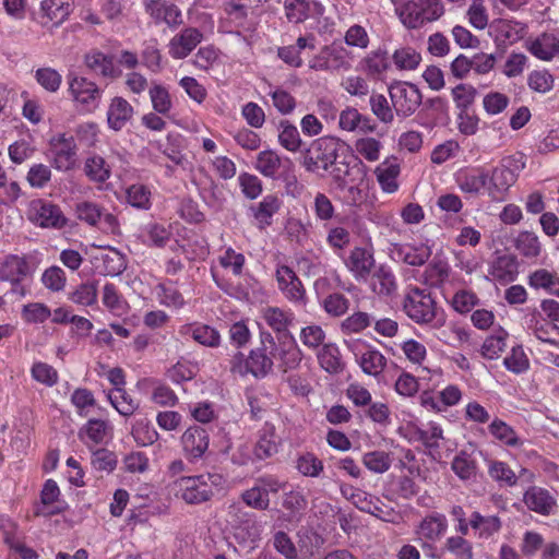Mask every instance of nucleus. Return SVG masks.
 I'll list each match as a JSON object with an SVG mask.
<instances>
[{
  "label": "nucleus",
  "instance_id": "nucleus-31",
  "mask_svg": "<svg viewBox=\"0 0 559 559\" xmlns=\"http://www.w3.org/2000/svg\"><path fill=\"white\" fill-rule=\"evenodd\" d=\"M450 266L447 261L435 258L426 267L424 283L430 287L441 288L449 281Z\"/></svg>",
  "mask_w": 559,
  "mask_h": 559
},
{
  "label": "nucleus",
  "instance_id": "nucleus-28",
  "mask_svg": "<svg viewBox=\"0 0 559 559\" xmlns=\"http://www.w3.org/2000/svg\"><path fill=\"white\" fill-rule=\"evenodd\" d=\"M447 530L448 521L445 515L435 512L423 519L417 533L429 542H437L445 534Z\"/></svg>",
  "mask_w": 559,
  "mask_h": 559
},
{
  "label": "nucleus",
  "instance_id": "nucleus-4",
  "mask_svg": "<svg viewBox=\"0 0 559 559\" xmlns=\"http://www.w3.org/2000/svg\"><path fill=\"white\" fill-rule=\"evenodd\" d=\"M402 23L409 29L437 21L444 12L441 0H411L396 9Z\"/></svg>",
  "mask_w": 559,
  "mask_h": 559
},
{
  "label": "nucleus",
  "instance_id": "nucleus-44",
  "mask_svg": "<svg viewBox=\"0 0 559 559\" xmlns=\"http://www.w3.org/2000/svg\"><path fill=\"white\" fill-rule=\"evenodd\" d=\"M321 306L330 317L340 318L348 311L350 301L344 294L334 292L321 300Z\"/></svg>",
  "mask_w": 559,
  "mask_h": 559
},
{
  "label": "nucleus",
  "instance_id": "nucleus-37",
  "mask_svg": "<svg viewBox=\"0 0 559 559\" xmlns=\"http://www.w3.org/2000/svg\"><path fill=\"white\" fill-rule=\"evenodd\" d=\"M516 250L527 259H535L542 253V243L538 236L532 231H521L514 239Z\"/></svg>",
  "mask_w": 559,
  "mask_h": 559
},
{
  "label": "nucleus",
  "instance_id": "nucleus-21",
  "mask_svg": "<svg viewBox=\"0 0 559 559\" xmlns=\"http://www.w3.org/2000/svg\"><path fill=\"white\" fill-rule=\"evenodd\" d=\"M491 31L495 33L497 47L504 48L520 40L524 36L526 28L518 22L497 20L491 23Z\"/></svg>",
  "mask_w": 559,
  "mask_h": 559
},
{
  "label": "nucleus",
  "instance_id": "nucleus-53",
  "mask_svg": "<svg viewBox=\"0 0 559 559\" xmlns=\"http://www.w3.org/2000/svg\"><path fill=\"white\" fill-rule=\"evenodd\" d=\"M191 337L199 344L207 347H217L221 343L219 333L207 324H198L190 329Z\"/></svg>",
  "mask_w": 559,
  "mask_h": 559
},
{
  "label": "nucleus",
  "instance_id": "nucleus-20",
  "mask_svg": "<svg viewBox=\"0 0 559 559\" xmlns=\"http://www.w3.org/2000/svg\"><path fill=\"white\" fill-rule=\"evenodd\" d=\"M374 258L366 248L355 247L345 261L347 269L357 281H367L374 267Z\"/></svg>",
  "mask_w": 559,
  "mask_h": 559
},
{
  "label": "nucleus",
  "instance_id": "nucleus-59",
  "mask_svg": "<svg viewBox=\"0 0 559 559\" xmlns=\"http://www.w3.org/2000/svg\"><path fill=\"white\" fill-rule=\"evenodd\" d=\"M491 436L502 444L516 447L521 444L520 439L514 429L502 420L496 419L491 421Z\"/></svg>",
  "mask_w": 559,
  "mask_h": 559
},
{
  "label": "nucleus",
  "instance_id": "nucleus-48",
  "mask_svg": "<svg viewBox=\"0 0 559 559\" xmlns=\"http://www.w3.org/2000/svg\"><path fill=\"white\" fill-rule=\"evenodd\" d=\"M261 526L252 518H247L234 528V536L239 543H254L260 538Z\"/></svg>",
  "mask_w": 559,
  "mask_h": 559
},
{
  "label": "nucleus",
  "instance_id": "nucleus-2",
  "mask_svg": "<svg viewBox=\"0 0 559 559\" xmlns=\"http://www.w3.org/2000/svg\"><path fill=\"white\" fill-rule=\"evenodd\" d=\"M405 314L416 324L440 329L445 324V313L437 306L431 294L419 287H408L402 301Z\"/></svg>",
  "mask_w": 559,
  "mask_h": 559
},
{
  "label": "nucleus",
  "instance_id": "nucleus-10",
  "mask_svg": "<svg viewBox=\"0 0 559 559\" xmlns=\"http://www.w3.org/2000/svg\"><path fill=\"white\" fill-rule=\"evenodd\" d=\"M69 91L74 100L88 111L98 107L103 95V91L94 82L79 76L69 79Z\"/></svg>",
  "mask_w": 559,
  "mask_h": 559
},
{
  "label": "nucleus",
  "instance_id": "nucleus-36",
  "mask_svg": "<svg viewBox=\"0 0 559 559\" xmlns=\"http://www.w3.org/2000/svg\"><path fill=\"white\" fill-rule=\"evenodd\" d=\"M266 348L252 349L248 356L249 373L257 379L266 377L273 369V359L266 355Z\"/></svg>",
  "mask_w": 559,
  "mask_h": 559
},
{
  "label": "nucleus",
  "instance_id": "nucleus-46",
  "mask_svg": "<svg viewBox=\"0 0 559 559\" xmlns=\"http://www.w3.org/2000/svg\"><path fill=\"white\" fill-rule=\"evenodd\" d=\"M280 200L277 197L269 194L257 205L252 206L253 216L259 223L271 224L272 216L280 210Z\"/></svg>",
  "mask_w": 559,
  "mask_h": 559
},
{
  "label": "nucleus",
  "instance_id": "nucleus-47",
  "mask_svg": "<svg viewBox=\"0 0 559 559\" xmlns=\"http://www.w3.org/2000/svg\"><path fill=\"white\" fill-rule=\"evenodd\" d=\"M359 365L365 373L377 377L383 371L386 358L379 350L369 349L361 355Z\"/></svg>",
  "mask_w": 559,
  "mask_h": 559
},
{
  "label": "nucleus",
  "instance_id": "nucleus-49",
  "mask_svg": "<svg viewBox=\"0 0 559 559\" xmlns=\"http://www.w3.org/2000/svg\"><path fill=\"white\" fill-rule=\"evenodd\" d=\"M464 536L448 537L441 550L450 552L455 559H473L472 544Z\"/></svg>",
  "mask_w": 559,
  "mask_h": 559
},
{
  "label": "nucleus",
  "instance_id": "nucleus-30",
  "mask_svg": "<svg viewBox=\"0 0 559 559\" xmlns=\"http://www.w3.org/2000/svg\"><path fill=\"white\" fill-rule=\"evenodd\" d=\"M369 277L370 287L378 295L390 296L396 290L395 276L385 265H380Z\"/></svg>",
  "mask_w": 559,
  "mask_h": 559
},
{
  "label": "nucleus",
  "instance_id": "nucleus-18",
  "mask_svg": "<svg viewBox=\"0 0 559 559\" xmlns=\"http://www.w3.org/2000/svg\"><path fill=\"white\" fill-rule=\"evenodd\" d=\"M340 489L342 496L360 511L376 516H379L383 512L382 503L379 498L347 484H342Z\"/></svg>",
  "mask_w": 559,
  "mask_h": 559
},
{
  "label": "nucleus",
  "instance_id": "nucleus-25",
  "mask_svg": "<svg viewBox=\"0 0 559 559\" xmlns=\"http://www.w3.org/2000/svg\"><path fill=\"white\" fill-rule=\"evenodd\" d=\"M134 109L132 105L121 96H115L107 110V123L114 131L122 130L132 119Z\"/></svg>",
  "mask_w": 559,
  "mask_h": 559
},
{
  "label": "nucleus",
  "instance_id": "nucleus-64",
  "mask_svg": "<svg viewBox=\"0 0 559 559\" xmlns=\"http://www.w3.org/2000/svg\"><path fill=\"white\" fill-rule=\"evenodd\" d=\"M41 283L51 292H60L66 287V273L59 266H50L44 271L41 275Z\"/></svg>",
  "mask_w": 559,
  "mask_h": 559
},
{
  "label": "nucleus",
  "instance_id": "nucleus-27",
  "mask_svg": "<svg viewBox=\"0 0 559 559\" xmlns=\"http://www.w3.org/2000/svg\"><path fill=\"white\" fill-rule=\"evenodd\" d=\"M317 357L321 368L330 374H340L346 368L340 348L333 343L324 344Z\"/></svg>",
  "mask_w": 559,
  "mask_h": 559
},
{
  "label": "nucleus",
  "instance_id": "nucleus-39",
  "mask_svg": "<svg viewBox=\"0 0 559 559\" xmlns=\"http://www.w3.org/2000/svg\"><path fill=\"white\" fill-rule=\"evenodd\" d=\"M278 142L289 152H298L301 148L302 141L296 126L288 120H281L278 123Z\"/></svg>",
  "mask_w": 559,
  "mask_h": 559
},
{
  "label": "nucleus",
  "instance_id": "nucleus-14",
  "mask_svg": "<svg viewBox=\"0 0 559 559\" xmlns=\"http://www.w3.org/2000/svg\"><path fill=\"white\" fill-rule=\"evenodd\" d=\"M271 354L273 358L278 360V368L283 372L296 369L302 359V353L293 335L278 337L275 350L271 352Z\"/></svg>",
  "mask_w": 559,
  "mask_h": 559
},
{
  "label": "nucleus",
  "instance_id": "nucleus-24",
  "mask_svg": "<svg viewBox=\"0 0 559 559\" xmlns=\"http://www.w3.org/2000/svg\"><path fill=\"white\" fill-rule=\"evenodd\" d=\"M392 255L396 261H401L412 266L424 265L431 257V249L429 246L420 243L418 246L395 245L392 250Z\"/></svg>",
  "mask_w": 559,
  "mask_h": 559
},
{
  "label": "nucleus",
  "instance_id": "nucleus-22",
  "mask_svg": "<svg viewBox=\"0 0 559 559\" xmlns=\"http://www.w3.org/2000/svg\"><path fill=\"white\" fill-rule=\"evenodd\" d=\"M293 162L289 158H281L277 153L271 150L258 154L255 169L263 176L277 179L282 171L289 169Z\"/></svg>",
  "mask_w": 559,
  "mask_h": 559
},
{
  "label": "nucleus",
  "instance_id": "nucleus-55",
  "mask_svg": "<svg viewBox=\"0 0 559 559\" xmlns=\"http://www.w3.org/2000/svg\"><path fill=\"white\" fill-rule=\"evenodd\" d=\"M362 463L369 471L382 474L389 471L392 460L384 451H371L364 454Z\"/></svg>",
  "mask_w": 559,
  "mask_h": 559
},
{
  "label": "nucleus",
  "instance_id": "nucleus-57",
  "mask_svg": "<svg viewBox=\"0 0 559 559\" xmlns=\"http://www.w3.org/2000/svg\"><path fill=\"white\" fill-rule=\"evenodd\" d=\"M487 174L484 169H472L460 177V187L468 193H477L485 188Z\"/></svg>",
  "mask_w": 559,
  "mask_h": 559
},
{
  "label": "nucleus",
  "instance_id": "nucleus-16",
  "mask_svg": "<svg viewBox=\"0 0 559 559\" xmlns=\"http://www.w3.org/2000/svg\"><path fill=\"white\" fill-rule=\"evenodd\" d=\"M31 273L29 262L24 255L8 254L0 259V282H10L16 285Z\"/></svg>",
  "mask_w": 559,
  "mask_h": 559
},
{
  "label": "nucleus",
  "instance_id": "nucleus-52",
  "mask_svg": "<svg viewBox=\"0 0 559 559\" xmlns=\"http://www.w3.org/2000/svg\"><path fill=\"white\" fill-rule=\"evenodd\" d=\"M117 455L105 448L97 449L92 452L91 465L97 472L111 473L117 466Z\"/></svg>",
  "mask_w": 559,
  "mask_h": 559
},
{
  "label": "nucleus",
  "instance_id": "nucleus-45",
  "mask_svg": "<svg viewBox=\"0 0 559 559\" xmlns=\"http://www.w3.org/2000/svg\"><path fill=\"white\" fill-rule=\"evenodd\" d=\"M151 190L142 185V183H134L131 185L126 190V198L127 202L135 209L147 211L150 210L152 202H151Z\"/></svg>",
  "mask_w": 559,
  "mask_h": 559
},
{
  "label": "nucleus",
  "instance_id": "nucleus-61",
  "mask_svg": "<svg viewBox=\"0 0 559 559\" xmlns=\"http://www.w3.org/2000/svg\"><path fill=\"white\" fill-rule=\"evenodd\" d=\"M269 95L272 98L273 106L282 115H289L295 110V97L282 87H275L274 90L270 91Z\"/></svg>",
  "mask_w": 559,
  "mask_h": 559
},
{
  "label": "nucleus",
  "instance_id": "nucleus-62",
  "mask_svg": "<svg viewBox=\"0 0 559 559\" xmlns=\"http://www.w3.org/2000/svg\"><path fill=\"white\" fill-rule=\"evenodd\" d=\"M372 114L383 123H391L394 115L386 97L382 94H372L369 99Z\"/></svg>",
  "mask_w": 559,
  "mask_h": 559
},
{
  "label": "nucleus",
  "instance_id": "nucleus-38",
  "mask_svg": "<svg viewBox=\"0 0 559 559\" xmlns=\"http://www.w3.org/2000/svg\"><path fill=\"white\" fill-rule=\"evenodd\" d=\"M295 467L299 474L305 477L318 478L321 476L324 465L312 452H305L299 454L295 461Z\"/></svg>",
  "mask_w": 559,
  "mask_h": 559
},
{
  "label": "nucleus",
  "instance_id": "nucleus-11",
  "mask_svg": "<svg viewBox=\"0 0 559 559\" xmlns=\"http://www.w3.org/2000/svg\"><path fill=\"white\" fill-rule=\"evenodd\" d=\"M276 281L278 288L289 301L306 305V289L293 269L287 265H278Z\"/></svg>",
  "mask_w": 559,
  "mask_h": 559
},
{
  "label": "nucleus",
  "instance_id": "nucleus-17",
  "mask_svg": "<svg viewBox=\"0 0 559 559\" xmlns=\"http://www.w3.org/2000/svg\"><path fill=\"white\" fill-rule=\"evenodd\" d=\"M282 439L276 435L273 424L264 423L258 431V439L253 448L255 459L263 461L274 456L280 451Z\"/></svg>",
  "mask_w": 559,
  "mask_h": 559
},
{
  "label": "nucleus",
  "instance_id": "nucleus-56",
  "mask_svg": "<svg viewBox=\"0 0 559 559\" xmlns=\"http://www.w3.org/2000/svg\"><path fill=\"white\" fill-rule=\"evenodd\" d=\"M504 367L513 373H522L530 367V361L521 345L513 346L503 359Z\"/></svg>",
  "mask_w": 559,
  "mask_h": 559
},
{
  "label": "nucleus",
  "instance_id": "nucleus-7",
  "mask_svg": "<svg viewBox=\"0 0 559 559\" xmlns=\"http://www.w3.org/2000/svg\"><path fill=\"white\" fill-rule=\"evenodd\" d=\"M27 219L41 228L62 229L68 225L60 206L44 199H35L29 202Z\"/></svg>",
  "mask_w": 559,
  "mask_h": 559
},
{
  "label": "nucleus",
  "instance_id": "nucleus-8",
  "mask_svg": "<svg viewBox=\"0 0 559 559\" xmlns=\"http://www.w3.org/2000/svg\"><path fill=\"white\" fill-rule=\"evenodd\" d=\"M393 107L399 116L413 115L421 104V93L415 84L404 83L390 90Z\"/></svg>",
  "mask_w": 559,
  "mask_h": 559
},
{
  "label": "nucleus",
  "instance_id": "nucleus-42",
  "mask_svg": "<svg viewBox=\"0 0 559 559\" xmlns=\"http://www.w3.org/2000/svg\"><path fill=\"white\" fill-rule=\"evenodd\" d=\"M152 107L155 112L166 116L173 108L168 90L157 82H153L148 90Z\"/></svg>",
  "mask_w": 559,
  "mask_h": 559
},
{
  "label": "nucleus",
  "instance_id": "nucleus-23",
  "mask_svg": "<svg viewBox=\"0 0 559 559\" xmlns=\"http://www.w3.org/2000/svg\"><path fill=\"white\" fill-rule=\"evenodd\" d=\"M84 63L88 70L103 78L117 79L121 75V70L115 66L112 56L99 50L87 52Z\"/></svg>",
  "mask_w": 559,
  "mask_h": 559
},
{
  "label": "nucleus",
  "instance_id": "nucleus-41",
  "mask_svg": "<svg viewBox=\"0 0 559 559\" xmlns=\"http://www.w3.org/2000/svg\"><path fill=\"white\" fill-rule=\"evenodd\" d=\"M485 58V56L483 57ZM478 57H475L473 60H469L464 55H460L456 57L451 63V72L454 76L462 79L464 78L471 69H475L479 73H486L489 71V57H486L484 63L477 62Z\"/></svg>",
  "mask_w": 559,
  "mask_h": 559
},
{
  "label": "nucleus",
  "instance_id": "nucleus-3",
  "mask_svg": "<svg viewBox=\"0 0 559 559\" xmlns=\"http://www.w3.org/2000/svg\"><path fill=\"white\" fill-rule=\"evenodd\" d=\"M348 147L340 139L322 136L313 140L302 152L301 165L309 173L329 171L348 153Z\"/></svg>",
  "mask_w": 559,
  "mask_h": 559
},
{
  "label": "nucleus",
  "instance_id": "nucleus-34",
  "mask_svg": "<svg viewBox=\"0 0 559 559\" xmlns=\"http://www.w3.org/2000/svg\"><path fill=\"white\" fill-rule=\"evenodd\" d=\"M518 274V262L510 255L498 258L491 269V275L493 278L503 285L514 282Z\"/></svg>",
  "mask_w": 559,
  "mask_h": 559
},
{
  "label": "nucleus",
  "instance_id": "nucleus-58",
  "mask_svg": "<svg viewBox=\"0 0 559 559\" xmlns=\"http://www.w3.org/2000/svg\"><path fill=\"white\" fill-rule=\"evenodd\" d=\"M372 318L367 312L357 311L341 322L344 334L359 333L370 326Z\"/></svg>",
  "mask_w": 559,
  "mask_h": 559
},
{
  "label": "nucleus",
  "instance_id": "nucleus-1",
  "mask_svg": "<svg viewBox=\"0 0 559 559\" xmlns=\"http://www.w3.org/2000/svg\"><path fill=\"white\" fill-rule=\"evenodd\" d=\"M367 173L368 168L362 160L348 151L329 174L335 188L346 191V202L357 205L362 202L368 188Z\"/></svg>",
  "mask_w": 559,
  "mask_h": 559
},
{
  "label": "nucleus",
  "instance_id": "nucleus-63",
  "mask_svg": "<svg viewBox=\"0 0 559 559\" xmlns=\"http://www.w3.org/2000/svg\"><path fill=\"white\" fill-rule=\"evenodd\" d=\"M364 61L366 71L370 75H380L390 67L388 52L381 49L372 51Z\"/></svg>",
  "mask_w": 559,
  "mask_h": 559
},
{
  "label": "nucleus",
  "instance_id": "nucleus-33",
  "mask_svg": "<svg viewBox=\"0 0 559 559\" xmlns=\"http://www.w3.org/2000/svg\"><path fill=\"white\" fill-rule=\"evenodd\" d=\"M374 174L384 192L393 193L397 190L399 183L396 179L400 174L399 164L385 160L376 168Z\"/></svg>",
  "mask_w": 559,
  "mask_h": 559
},
{
  "label": "nucleus",
  "instance_id": "nucleus-29",
  "mask_svg": "<svg viewBox=\"0 0 559 559\" xmlns=\"http://www.w3.org/2000/svg\"><path fill=\"white\" fill-rule=\"evenodd\" d=\"M262 318L266 322V324L277 333L278 337H286V335H292L288 332V326L292 324L294 320V314L290 311H285L278 307H266L263 310Z\"/></svg>",
  "mask_w": 559,
  "mask_h": 559
},
{
  "label": "nucleus",
  "instance_id": "nucleus-51",
  "mask_svg": "<svg viewBox=\"0 0 559 559\" xmlns=\"http://www.w3.org/2000/svg\"><path fill=\"white\" fill-rule=\"evenodd\" d=\"M108 399L111 405L122 416H131L139 407L135 402L123 389H118L109 393Z\"/></svg>",
  "mask_w": 559,
  "mask_h": 559
},
{
  "label": "nucleus",
  "instance_id": "nucleus-19",
  "mask_svg": "<svg viewBox=\"0 0 559 559\" xmlns=\"http://www.w3.org/2000/svg\"><path fill=\"white\" fill-rule=\"evenodd\" d=\"M146 13L155 23H165L170 28H176L183 23L182 13L175 4L163 0H150L146 2Z\"/></svg>",
  "mask_w": 559,
  "mask_h": 559
},
{
  "label": "nucleus",
  "instance_id": "nucleus-5",
  "mask_svg": "<svg viewBox=\"0 0 559 559\" xmlns=\"http://www.w3.org/2000/svg\"><path fill=\"white\" fill-rule=\"evenodd\" d=\"M222 483L218 474H202L193 477H183L179 481L180 497L189 504H199L209 501L214 495V488Z\"/></svg>",
  "mask_w": 559,
  "mask_h": 559
},
{
  "label": "nucleus",
  "instance_id": "nucleus-6",
  "mask_svg": "<svg viewBox=\"0 0 559 559\" xmlns=\"http://www.w3.org/2000/svg\"><path fill=\"white\" fill-rule=\"evenodd\" d=\"M523 156L509 155L501 159L500 165L491 174V201H502L504 193L515 182L519 173L524 168Z\"/></svg>",
  "mask_w": 559,
  "mask_h": 559
},
{
  "label": "nucleus",
  "instance_id": "nucleus-43",
  "mask_svg": "<svg viewBox=\"0 0 559 559\" xmlns=\"http://www.w3.org/2000/svg\"><path fill=\"white\" fill-rule=\"evenodd\" d=\"M41 11L55 24H61L72 11L71 4L66 0H44Z\"/></svg>",
  "mask_w": 559,
  "mask_h": 559
},
{
  "label": "nucleus",
  "instance_id": "nucleus-12",
  "mask_svg": "<svg viewBox=\"0 0 559 559\" xmlns=\"http://www.w3.org/2000/svg\"><path fill=\"white\" fill-rule=\"evenodd\" d=\"M526 49L537 59L550 61L559 57V31L544 32L525 41Z\"/></svg>",
  "mask_w": 559,
  "mask_h": 559
},
{
  "label": "nucleus",
  "instance_id": "nucleus-13",
  "mask_svg": "<svg viewBox=\"0 0 559 559\" xmlns=\"http://www.w3.org/2000/svg\"><path fill=\"white\" fill-rule=\"evenodd\" d=\"M181 443L186 457L194 462L209 449V432L201 426H191L181 436Z\"/></svg>",
  "mask_w": 559,
  "mask_h": 559
},
{
  "label": "nucleus",
  "instance_id": "nucleus-9",
  "mask_svg": "<svg viewBox=\"0 0 559 559\" xmlns=\"http://www.w3.org/2000/svg\"><path fill=\"white\" fill-rule=\"evenodd\" d=\"M52 165L61 171L71 170L76 162V145L72 136L58 134L50 140Z\"/></svg>",
  "mask_w": 559,
  "mask_h": 559
},
{
  "label": "nucleus",
  "instance_id": "nucleus-40",
  "mask_svg": "<svg viewBox=\"0 0 559 559\" xmlns=\"http://www.w3.org/2000/svg\"><path fill=\"white\" fill-rule=\"evenodd\" d=\"M84 173L91 181L105 182L110 177V167L99 155H93L86 158Z\"/></svg>",
  "mask_w": 559,
  "mask_h": 559
},
{
  "label": "nucleus",
  "instance_id": "nucleus-15",
  "mask_svg": "<svg viewBox=\"0 0 559 559\" xmlns=\"http://www.w3.org/2000/svg\"><path fill=\"white\" fill-rule=\"evenodd\" d=\"M202 39L203 34L199 28L186 27L169 40V55L174 59H185L195 49Z\"/></svg>",
  "mask_w": 559,
  "mask_h": 559
},
{
  "label": "nucleus",
  "instance_id": "nucleus-35",
  "mask_svg": "<svg viewBox=\"0 0 559 559\" xmlns=\"http://www.w3.org/2000/svg\"><path fill=\"white\" fill-rule=\"evenodd\" d=\"M528 285L535 289H545L547 293L559 297V277L556 273L546 269H538L531 273Z\"/></svg>",
  "mask_w": 559,
  "mask_h": 559
},
{
  "label": "nucleus",
  "instance_id": "nucleus-26",
  "mask_svg": "<svg viewBox=\"0 0 559 559\" xmlns=\"http://www.w3.org/2000/svg\"><path fill=\"white\" fill-rule=\"evenodd\" d=\"M523 501L530 510L542 515L551 514L557 506L556 499L547 489L536 486L525 491Z\"/></svg>",
  "mask_w": 559,
  "mask_h": 559
},
{
  "label": "nucleus",
  "instance_id": "nucleus-54",
  "mask_svg": "<svg viewBox=\"0 0 559 559\" xmlns=\"http://www.w3.org/2000/svg\"><path fill=\"white\" fill-rule=\"evenodd\" d=\"M392 59L400 70H415L421 61V56L411 47H403L394 51Z\"/></svg>",
  "mask_w": 559,
  "mask_h": 559
},
{
  "label": "nucleus",
  "instance_id": "nucleus-60",
  "mask_svg": "<svg viewBox=\"0 0 559 559\" xmlns=\"http://www.w3.org/2000/svg\"><path fill=\"white\" fill-rule=\"evenodd\" d=\"M286 17L292 23H301L309 16L310 4L308 0H285Z\"/></svg>",
  "mask_w": 559,
  "mask_h": 559
},
{
  "label": "nucleus",
  "instance_id": "nucleus-50",
  "mask_svg": "<svg viewBox=\"0 0 559 559\" xmlns=\"http://www.w3.org/2000/svg\"><path fill=\"white\" fill-rule=\"evenodd\" d=\"M69 299L81 306H92L97 300V282H86L80 284L69 294Z\"/></svg>",
  "mask_w": 559,
  "mask_h": 559
},
{
  "label": "nucleus",
  "instance_id": "nucleus-32",
  "mask_svg": "<svg viewBox=\"0 0 559 559\" xmlns=\"http://www.w3.org/2000/svg\"><path fill=\"white\" fill-rule=\"evenodd\" d=\"M59 496L60 489L57 483L52 479L46 480L40 492L43 509L38 510L37 514L55 515L61 513L64 508L60 506H53L59 501Z\"/></svg>",
  "mask_w": 559,
  "mask_h": 559
}]
</instances>
